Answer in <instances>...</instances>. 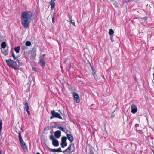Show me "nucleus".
<instances>
[{
	"label": "nucleus",
	"instance_id": "0eeeda50",
	"mask_svg": "<svg viewBox=\"0 0 154 154\" xmlns=\"http://www.w3.org/2000/svg\"><path fill=\"white\" fill-rule=\"evenodd\" d=\"M131 113L133 114L136 113L137 111V109L136 105L134 104H132L131 105Z\"/></svg>",
	"mask_w": 154,
	"mask_h": 154
},
{
	"label": "nucleus",
	"instance_id": "ddd939ff",
	"mask_svg": "<svg viewBox=\"0 0 154 154\" xmlns=\"http://www.w3.org/2000/svg\"><path fill=\"white\" fill-rule=\"evenodd\" d=\"M66 135L68 140L70 141L71 143L74 140L73 136L72 134H67Z\"/></svg>",
	"mask_w": 154,
	"mask_h": 154
},
{
	"label": "nucleus",
	"instance_id": "473e14b6",
	"mask_svg": "<svg viewBox=\"0 0 154 154\" xmlns=\"http://www.w3.org/2000/svg\"><path fill=\"white\" fill-rule=\"evenodd\" d=\"M26 110L28 114L29 115H30V111H29V109H26Z\"/></svg>",
	"mask_w": 154,
	"mask_h": 154
},
{
	"label": "nucleus",
	"instance_id": "bb28decb",
	"mask_svg": "<svg viewBox=\"0 0 154 154\" xmlns=\"http://www.w3.org/2000/svg\"><path fill=\"white\" fill-rule=\"evenodd\" d=\"M58 129H60L63 132H65L66 133V134L67 132H65V131L64 130V128L62 127H58Z\"/></svg>",
	"mask_w": 154,
	"mask_h": 154
},
{
	"label": "nucleus",
	"instance_id": "20e7f679",
	"mask_svg": "<svg viewBox=\"0 0 154 154\" xmlns=\"http://www.w3.org/2000/svg\"><path fill=\"white\" fill-rule=\"evenodd\" d=\"M1 46L3 48V49H1V51L3 54L5 56L7 55L8 54V49L7 50L5 49L6 46V42H2L1 44Z\"/></svg>",
	"mask_w": 154,
	"mask_h": 154
},
{
	"label": "nucleus",
	"instance_id": "6ab92c4d",
	"mask_svg": "<svg viewBox=\"0 0 154 154\" xmlns=\"http://www.w3.org/2000/svg\"><path fill=\"white\" fill-rule=\"evenodd\" d=\"M14 50L17 53H19L20 52V47L19 46L14 48Z\"/></svg>",
	"mask_w": 154,
	"mask_h": 154
},
{
	"label": "nucleus",
	"instance_id": "7c9ffc66",
	"mask_svg": "<svg viewBox=\"0 0 154 154\" xmlns=\"http://www.w3.org/2000/svg\"><path fill=\"white\" fill-rule=\"evenodd\" d=\"M88 154H94L93 151L92 150H90Z\"/></svg>",
	"mask_w": 154,
	"mask_h": 154
},
{
	"label": "nucleus",
	"instance_id": "5701e85b",
	"mask_svg": "<svg viewBox=\"0 0 154 154\" xmlns=\"http://www.w3.org/2000/svg\"><path fill=\"white\" fill-rule=\"evenodd\" d=\"M47 147V148L48 149V150L51 152H57V149H51L48 147Z\"/></svg>",
	"mask_w": 154,
	"mask_h": 154
},
{
	"label": "nucleus",
	"instance_id": "9b49d317",
	"mask_svg": "<svg viewBox=\"0 0 154 154\" xmlns=\"http://www.w3.org/2000/svg\"><path fill=\"white\" fill-rule=\"evenodd\" d=\"M61 132L59 130H57L55 131L54 135L56 138H59L61 136Z\"/></svg>",
	"mask_w": 154,
	"mask_h": 154
},
{
	"label": "nucleus",
	"instance_id": "a19ab883",
	"mask_svg": "<svg viewBox=\"0 0 154 154\" xmlns=\"http://www.w3.org/2000/svg\"><path fill=\"white\" fill-rule=\"evenodd\" d=\"M73 152V151H71V152Z\"/></svg>",
	"mask_w": 154,
	"mask_h": 154
},
{
	"label": "nucleus",
	"instance_id": "cd10ccee",
	"mask_svg": "<svg viewBox=\"0 0 154 154\" xmlns=\"http://www.w3.org/2000/svg\"><path fill=\"white\" fill-rule=\"evenodd\" d=\"M62 152L61 149L60 147L57 149V152Z\"/></svg>",
	"mask_w": 154,
	"mask_h": 154
},
{
	"label": "nucleus",
	"instance_id": "58836bf2",
	"mask_svg": "<svg viewBox=\"0 0 154 154\" xmlns=\"http://www.w3.org/2000/svg\"><path fill=\"white\" fill-rule=\"evenodd\" d=\"M0 38H1V33L0 32Z\"/></svg>",
	"mask_w": 154,
	"mask_h": 154
},
{
	"label": "nucleus",
	"instance_id": "2f4dec72",
	"mask_svg": "<svg viewBox=\"0 0 154 154\" xmlns=\"http://www.w3.org/2000/svg\"><path fill=\"white\" fill-rule=\"evenodd\" d=\"M113 4L116 7H117L118 3L117 2H115V3H114Z\"/></svg>",
	"mask_w": 154,
	"mask_h": 154
},
{
	"label": "nucleus",
	"instance_id": "ea45409f",
	"mask_svg": "<svg viewBox=\"0 0 154 154\" xmlns=\"http://www.w3.org/2000/svg\"><path fill=\"white\" fill-rule=\"evenodd\" d=\"M91 68H92V70H94V69H93V67H92Z\"/></svg>",
	"mask_w": 154,
	"mask_h": 154
},
{
	"label": "nucleus",
	"instance_id": "4468645a",
	"mask_svg": "<svg viewBox=\"0 0 154 154\" xmlns=\"http://www.w3.org/2000/svg\"><path fill=\"white\" fill-rule=\"evenodd\" d=\"M39 63L40 66L42 67H44L45 66V62L44 58L43 57L40 59Z\"/></svg>",
	"mask_w": 154,
	"mask_h": 154
},
{
	"label": "nucleus",
	"instance_id": "e433bc0d",
	"mask_svg": "<svg viewBox=\"0 0 154 154\" xmlns=\"http://www.w3.org/2000/svg\"><path fill=\"white\" fill-rule=\"evenodd\" d=\"M153 80H154V73H153Z\"/></svg>",
	"mask_w": 154,
	"mask_h": 154
},
{
	"label": "nucleus",
	"instance_id": "39448f33",
	"mask_svg": "<svg viewBox=\"0 0 154 154\" xmlns=\"http://www.w3.org/2000/svg\"><path fill=\"white\" fill-rule=\"evenodd\" d=\"M31 55L30 56L31 59H35L36 55V49L34 48L29 51Z\"/></svg>",
	"mask_w": 154,
	"mask_h": 154
},
{
	"label": "nucleus",
	"instance_id": "393cba45",
	"mask_svg": "<svg viewBox=\"0 0 154 154\" xmlns=\"http://www.w3.org/2000/svg\"><path fill=\"white\" fill-rule=\"evenodd\" d=\"M51 16L52 18V22L54 24V13Z\"/></svg>",
	"mask_w": 154,
	"mask_h": 154
},
{
	"label": "nucleus",
	"instance_id": "f8f14e48",
	"mask_svg": "<svg viewBox=\"0 0 154 154\" xmlns=\"http://www.w3.org/2000/svg\"><path fill=\"white\" fill-rule=\"evenodd\" d=\"M68 17L69 18L70 22L75 27L76 25L75 24V22L74 21V20L72 19V16L69 15H68Z\"/></svg>",
	"mask_w": 154,
	"mask_h": 154
},
{
	"label": "nucleus",
	"instance_id": "b1692460",
	"mask_svg": "<svg viewBox=\"0 0 154 154\" xmlns=\"http://www.w3.org/2000/svg\"><path fill=\"white\" fill-rule=\"evenodd\" d=\"M25 44L27 46H30L31 45V43L30 41H28L26 42Z\"/></svg>",
	"mask_w": 154,
	"mask_h": 154
},
{
	"label": "nucleus",
	"instance_id": "aec40b11",
	"mask_svg": "<svg viewBox=\"0 0 154 154\" xmlns=\"http://www.w3.org/2000/svg\"><path fill=\"white\" fill-rule=\"evenodd\" d=\"M60 145H61V147L62 148H64L65 146H67V143L65 142H63V143H60Z\"/></svg>",
	"mask_w": 154,
	"mask_h": 154
},
{
	"label": "nucleus",
	"instance_id": "f257e3e1",
	"mask_svg": "<svg viewBox=\"0 0 154 154\" xmlns=\"http://www.w3.org/2000/svg\"><path fill=\"white\" fill-rule=\"evenodd\" d=\"M32 15V12L29 11H26L21 12V24L24 28H27L28 27L29 24V21L31 20Z\"/></svg>",
	"mask_w": 154,
	"mask_h": 154
},
{
	"label": "nucleus",
	"instance_id": "4be33fe9",
	"mask_svg": "<svg viewBox=\"0 0 154 154\" xmlns=\"http://www.w3.org/2000/svg\"><path fill=\"white\" fill-rule=\"evenodd\" d=\"M66 137L63 136L61 138V143H63V142H66Z\"/></svg>",
	"mask_w": 154,
	"mask_h": 154
},
{
	"label": "nucleus",
	"instance_id": "72a5a7b5",
	"mask_svg": "<svg viewBox=\"0 0 154 154\" xmlns=\"http://www.w3.org/2000/svg\"><path fill=\"white\" fill-rule=\"evenodd\" d=\"M115 0H110L111 2L112 3H114Z\"/></svg>",
	"mask_w": 154,
	"mask_h": 154
},
{
	"label": "nucleus",
	"instance_id": "4c0bfd02",
	"mask_svg": "<svg viewBox=\"0 0 154 154\" xmlns=\"http://www.w3.org/2000/svg\"><path fill=\"white\" fill-rule=\"evenodd\" d=\"M36 154H40V153L39 152H37Z\"/></svg>",
	"mask_w": 154,
	"mask_h": 154
},
{
	"label": "nucleus",
	"instance_id": "dca6fc26",
	"mask_svg": "<svg viewBox=\"0 0 154 154\" xmlns=\"http://www.w3.org/2000/svg\"><path fill=\"white\" fill-rule=\"evenodd\" d=\"M24 108L25 110L28 109H29V105L27 101H25L24 103Z\"/></svg>",
	"mask_w": 154,
	"mask_h": 154
},
{
	"label": "nucleus",
	"instance_id": "1a4fd4ad",
	"mask_svg": "<svg viewBox=\"0 0 154 154\" xmlns=\"http://www.w3.org/2000/svg\"><path fill=\"white\" fill-rule=\"evenodd\" d=\"M72 146V143H70L68 146V148L65 150L63 151V152L65 154H67V153H69L71 151V147Z\"/></svg>",
	"mask_w": 154,
	"mask_h": 154
},
{
	"label": "nucleus",
	"instance_id": "c85d7f7f",
	"mask_svg": "<svg viewBox=\"0 0 154 154\" xmlns=\"http://www.w3.org/2000/svg\"><path fill=\"white\" fill-rule=\"evenodd\" d=\"M2 120L0 121V130H2Z\"/></svg>",
	"mask_w": 154,
	"mask_h": 154
},
{
	"label": "nucleus",
	"instance_id": "c756f323",
	"mask_svg": "<svg viewBox=\"0 0 154 154\" xmlns=\"http://www.w3.org/2000/svg\"><path fill=\"white\" fill-rule=\"evenodd\" d=\"M110 37L111 39V42H113L114 41V40L113 39V36H111L110 35Z\"/></svg>",
	"mask_w": 154,
	"mask_h": 154
},
{
	"label": "nucleus",
	"instance_id": "412c9836",
	"mask_svg": "<svg viewBox=\"0 0 154 154\" xmlns=\"http://www.w3.org/2000/svg\"><path fill=\"white\" fill-rule=\"evenodd\" d=\"M12 57H13V59L14 60H16V61H18V62H19V60L17 58L15 55H14L13 52L12 53Z\"/></svg>",
	"mask_w": 154,
	"mask_h": 154
},
{
	"label": "nucleus",
	"instance_id": "423d86ee",
	"mask_svg": "<svg viewBox=\"0 0 154 154\" xmlns=\"http://www.w3.org/2000/svg\"><path fill=\"white\" fill-rule=\"evenodd\" d=\"M51 114L53 117H54V118H59L61 119H63L60 116V114L59 113L56 112L54 110L51 111Z\"/></svg>",
	"mask_w": 154,
	"mask_h": 154
},
{
	"label": "nucleus",
	"instance_id": "a878e982",
	"mask_svg": "<svg viewBox=\"0 0 154 154\" xmlns=\"http://www.w3.org/2000/svg\"><path fill=\"white\" fill-rule=\"evenodd\" d=\"M49 138H50V139L51 140H52V141L55 140L54 136L52 135H50Z\"/></svg>",
	"mask_w": 154,
	"mask_h": 154
},
{
	"label": "nucleus",
	"instance_id": "a211bd4d",
	"mask_svg": "<svg viewBox=\"0 0 154 154\" xmlns=\"http://www.w3.org/2000/svg\"><path fill=\"white\" fill-rule=\"evenodd\" d=\"M114 33V31L112 29H109V36H110V35L111 36H113Z\"/></svg>",
	"mask_w": 154,
	"mask_h": 154
},
{
	"label": "nucleus",
	"instance_id": "7ed1b4c3",
	"mask_svg": "<svg viewBox=\"0 0 154 154\" xmlns=\"http://www.w3.org/2000/svg\"><path fill=\"white\" fill-rule=\"evenodd\" d=\"M18 134L19 135V141L21 145L24 149H26L27 146L25 143L22 139L20 132H19Z\"/></svg>",
	"mask_w": 154,
	"mask_h": 154
},
{
	"label": "nucleus",
	"instance_id": "c9c22d12",
	"mask_svg": "<svg viewBox=\"0 0 154 154\" xmlns=\"http://www.w3.org/2000/svg\"><path fill=\"white\" fill-rule=\"evenodd\" d=\"M0 154H2V151L0 150Z\"/></svg>",
	"mask_w": 154,
	"mask_h": 154
},
{
	"label": "nucleus",
	"instance_id": "f3484780",
	"mask_svg": "<svg viewBox=\"0 0 154 154\" xmlns=\"http://www.w3.org/2000/svg\"><path fill=\"white\" fill-rule=\"evenodd\" d=\"M92 75H93L95 79L96 80H97L99 78H100L96 74V72H93L92 73Z\"/></svg>",
	"mask_w": 154,
	"mask_h": 154
},
{
	"label": "nucleus",
	"instance_id": "6e6552de",
	"mask_svg": "<svg viewBox=\"0 0 154 154\" xmlns=\"http://www.w3.org/2000/svg\"><path fill=\"white\" fill-rule=\"evenodd\" d=\"M73 96L74 98L76 100V102L79 103L80 102V99L78 94L76 93H73Z\"/></svg>",
	"mask_w": 154,
	"mask_h": 154
},
{
	"label": "nucleus",
	"instance_id": "f704fd0d",
	"mask_svg": "<svg viewBox=\"0 0 154 154\" xmlns=\"http://www.w3.org/2000/svg\"><path fill=\"white\" fill-rule=\"evenodd\" d=\"M53 118H54V117H53V116L52 115V116L50 117V119H52Z\"/></svg>",
	"mask_w": 154,
	"mask_h": 154
},
{
	"label": "nucleus",
	"instance_id": "2eb2a0df",
	"mask_svg": "<svg viewBox=\"0 0 154 154\" xmlns=\"http://www.w3.org/2000/svg\"><path fill=\"white\" fill-rule=\"evenodd\" d=\"M52 143L53 145L55 147L58 146L59 145L58 141L56 139L52 141Z\"/></svg>",
	"mask_w": 154,
	"mask_h": 154
},
{
	"label": "nucleus",
	"instance_id": "9d476101",
	"mask_svg": "<svg viewBox=\"0 0 154 154\" xmlns=\"http://www.w3.org/2000/svg\"><path fill=\"white\" fill-rule=\"evenodd\" d=\"M55 0H51L49 2L50 5L51 6V10H53L55 7Z\"/></svg>",
	"mask_w": 154,
	"mask_h": 154
},
{
	"label": "nucleus",
	"instance_id": "f03ea898",
	"mask_svg": "<svg viewBox=\"0 0 154 154\" xmlns=\"http://www.w3.org/2000/svg\"><path fill=\"white\" fill-rule=\"evenodd\" d=\"M6 62L8 66L10 67H11L15 70L18 69V66L16 62L13 60L9 59L6 60Z\"/></svg>",
	"mask_w": 154,
	"mask_h": 154
}]
</instances>
